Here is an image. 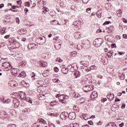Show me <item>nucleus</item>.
I'll use <instances>...</instances> for the list:
<instances>
[{
	"label": "nucleus",
	"mask_w": 127,
	"mask_h": 127,
	"mask_svg": "<svg viewBox=\"0 0 127 127\" xmlns=\"http://www.w3.org/2000/svg\"><path fill=\"white\" fill-rule=\"evenodd\" d=\"M13 102L15 108H18V106H19V101L17 99H14L13 100Z\"/></svg>",
	"instance_id": "nucleus-12"
},
{
	"label": "nucleus",
	"mask_w": 127,
	"mask_h": 127,
	"mask_svg": "<svg viewBox=\"0 0 127 127\" xmlns=\"http://www.w3.org/2000/svg\"><path fill=\"white\" fill-rule=\"evenodd\" d=\"M123 37L124 38H125V39H127V35L125 34H123Z\"/></svg>",
	"instance_id": "nucleus-59"
},
{
	"label": "nucleus",
	"mask_w": 127,
	"mask_h": 127,
	"mask_svg": "<svg viewBox=\"0 0 127 127\" xmlns=\"http://www.w3.org/2000/svg\"><path fill=\"white\" fill-rule=\"evenodd\" d=\"M29 126H28V124H25L23 125V127H28Z\"/></svg>",
	"instance_id": "nucleus-62"
},
{
	"label": "nucleus",
	"mask_w": 127,
	"mask_h": 127,
	"mask_svg": "<svg viewBox=\"0 0 127 127\" xmlns=\"http://www.w3.org/2000/svg\"><path fill=\"white\" fill-rule=\"evenodd\" d=\"M15 69H12V70H11V73H12L14 75H16V74H17V71L16 70H17V69H16V71H14V70H15Z\"/></svg>",
	"instance_id": "nucleus-41"
},
{
	"label": "nucleus",
	"mask_w": 127,
	"mask_h": 127,
	"mask_svg": "<svg viewBox=\"0 0 127 127\" xmlns=\"http://www.w3.org/2000/svg\"><path fill=\"white\" fill-rule=\"evenodd\" d=\"M15 7H17V8H19V6H17V5H13L12 6V8L13 9H15Z\"/></svg>",
	"instance_id": "nucleus-50"
},
{
	"label": "nucleus",
	"mask_w": 127,
	"mask_h": 127,
	"mask_svg": "<svg viewBox=\"0 0 127 127\" xmlns=\"http://www.w3.org/2000/svg\"><path fill=\"white\" fill-rule=\"evenodd\" d=\"M37 41L38 44H39V45H43L46 42V38L45 37H40Z\"/></svg>",
	"instance_id": "nucleus-3"
},
{
	"label": "nucleus",
	"mask_w": 127,
	"mask_h": 127,
	"mask_svg": "<svg viewBox=\"0 0 127 127\" xmlns=\"http://www.w3.org/2000/svg\"><path fill=\"white\" fill-rule=\"evenodd\" d=\"M74 75L75 76L76 78H78V77H80L81 73L79 71H76L74 72Z\"/></svg>",
	"instance_id": "nucleus-27"
},
{
	"label": "nucleus",
	"mask_w": 127,
	"mask_h": 127,
	"mask_svg": "<svg viewBox=\"0 0 127 127\" xmlns=\"http://www.w3.org/2000/svg\"><path fill=\"white\" fill-rule=\"evenodd\" d=\"M86 11L87 12V13H90V12H91V8H87Z\"/></svg>",
	"instance_id": "nucleus-45"
},
{
	"label": "nucleus",
	"mask_w": 127,
	"mask_h": 127,
	"mask_svg": "<svg viewBox=\"0 0 127 127\" xmlns=\"http://www.w3.org/2000/svg\"><path fill=\"white\" fill-rule=\"evenodd\" d=\"M14 57L16 60L19 61L22 59L23 56L21 53H17L14 56Z\"/></svg>",
	"instance_id": "nucleus-8"
},
{
	"label": "nucleus",
	"mask_w": 127,
	"mask_h": 127,
	"mask_svg": "<svg viewBox=\"0 0 127 127\" xmlns=\"http://www.w3.org/2000/svg\"><path fill=\"white\" fill-rule=\"evenodd\" d=\"M88 125H90V126H92V125H93V124L94 123H93V121H89L88 122Z\"/></svg>",
	"instance_id": "nucleus-52"
},
{
	"label": "nucleus",
	"mask_w": 127,
	"mask_h": 127,
	"mask_svg": "<svg viewBox=\"0 0 127 127\" xmlns=\"http://www.w3.org/2000/svg\"><path fill=\"white\" fill-rule=\"evenodd\" d=\"M91 99H95L96 98H98V93L96 91H94L92 93L91 95Z\"/></svg>",
	"instance_id": "nucleus-13"
},
{
	"label": "nucleus",
	"mask_w": 127,
	"mask_h": 127,
	"mask_svg": "<svg viewBox=\"0 0 127 127\" xmlns=\"http://www.w3.org/2000/svg\"><path fill=\"white\" fill-rule=\"evenodd\" d=\"M117 14L122 13V10H120L117 11Z\"/></svg>",
	"instance_id": "nucleus-63"
},
{
	"label": "nucleus",
	"mask_w": 127,
	"mask_h": 127,
	"mask_svg": "<svg viewBox=\"0 0 127 127\" xmlns=\"http://www.w3.org/2000/svg\"><path fill=\"white\" fill-rule=\"evenodd\" d=\"M90 68L91 69V70H97V69L98 68V66L95 65H91L90 67Z\"/></svg>",
	"instance_id": "nucleus-29"
},
{
	"label": "nucleus",
	"mask_w": 127,
	"mask_h": 127,
	"mask_svg": "<svg viewBox=\"0 0 127 127\" xmlns=\"http://www.w3.org/2000/svg\"><path fill=\"white\" fill-rule=\"evenodd\" d=\"M53 81L54 83H57V84H59V83H60V80H59V79H56V78L53 79Z\"/></svg>",
	"instance_id": "nucleus-35"
},
{
	"label": "nucleus",
	"mask_w": 127,
	"mask_h": 127,
	"mask_svg": "<svg viewBox=\"0 0 127 127\" xmlns=\"http://www.w3.org/2000/svg\"><path fill=\"white\" fill-rule=\"evenodd\" d=\"M25 4H26V5H27L28 7H29V6H30V3H29V2H25Z\"/></svg>",
	"instance_id": "nucleus-51"
},
{
	"label": "nucleus",
	"mask_w": 127,
	"mask_h": 127,
	"mask_svg": "<svg viewBox=\"0 0 127 127\" xmlns=\"http://www.w3.org/2000/svg\"><path fill=\"white\" fill-rule=\"evenodd\" d=\"M38 63L40 65H42V67H46V66H47V65H48L47 63L46 62H44L43 61L39 62Z\"/></svg>",
	"instance_id": "nucleus-15"
},
{
	"label": "nucleus",
	"mask_w": 127,
	"mask_h": 127,
	"mask_svg": "<svg viewBox=\"0 0 127 127\" xmlns=\"http://www.w3.org/2000/svg\"><path fill=\"white\" fill-rule=\"evenodd\" d=\"M39 122L40 123H42V124H43L44 125H45L46 124V121H45V120L43 119H40Z\"/></svg>",
	"instance_id": "nucleus-40"
},
{
	"label": "nucleus",
	"mask_w": 127,
	"mask_h": 127,
	"mask_svg": "<svg viewBox=\"0 0 127 127\" xmlns=\"http://www.w3.org/2000/svg\"><path fill=\"white\" fill-rule=\"evenodd\" d=\"M55 47L57 50H59L61 48V45L60 44H55Z\"/></svg>",
	"instance_id": "nucleus-26"
},
{
	"label": "nucleus",
	"mask_w": 127,
	"mask_h": 127,
	"mask_svg": "<svg viewBox=\"0 0 127 127\" xmlns=\"http://www.w3.org/2000/svg\"><path fill=\"white\" fill-rule=\"evenodd\" d=\"M2 104H9V103H10V99H7L5 101H2Z\"/></svg>",
	"instance_id": "nucleus-32"
},
{
	"label": "nucleus",
	"mask_w": 127,
	"mask_h": 127,
	"mask_svg": "<svg viewBox=\"0 0 127 127\" xmlns=\"http://www.w3.org/2000/svg\"><path fill=\"white\" fill-rule=\"evenodd\" d=\"M107 98L110 100V101H112V100H114L115 95H114V94H112V93H110V95L107 96Z\"/></svg>",
	"instance_id": "nucleus-17"
},
{
	"label": "nucleus",
	"mask_w": 127,
	"mask_h": 127,
	"mask_svg": "<svg viewBox=\"0 0 127 127\" xmlns=\"http://www.w3.org/2000/svg\"><path fill=\"white\" fill-rule=\"evenodd\" d=\"M85 116H86L85 114H84L82 117H83V119H84V120H85V121H87V120H88V118L85 117Z\"/></svg>",
	"instance_id": "nucleus-56"
},
{
	"label": "nucleus",
	"mask_w": 127,
	"mask_h": 127,
	"mask_svg": "<svg viewBox=\"0 0 127 127\" xmlns=\"http://www.w3.org/2000/svg\"><path fill=\"white\" fill-rule=\"evenodd\" d=\"M22 94L20 95V97L22 100H25L26 98V94L25 93H22Z\"/></svg>",
	"instance_id": "nucleus-25"
},
{
	"label": "nucleus",
	"mask_w": 127,
	"mask_h": 127,
	"mask_svg": "<svg viewBox=\"0 0 127 127\" xmlns=\"http://www.w3.org/2000/svg\"><path fill=\"white\" fill-rule=\"evenodd\" d=\"M8 127H16V126L14 124H10L8 125Z\"/></svg>",
	"instance_id": "nucleus-46"
},
{
	"label": "nucleus",
	"mask_w": 127,
	"mask_h": 127,
	"mask_svg": "<svg viewBox=\"0 0 127 127\" xmlns=\"http://www.w3.org/2000/svg\"><path fill=\"white\" fill-rule=\"evenodd\" d=\"M57 62H59L60 63H61V62H63V60L62 59H60V58H58L56 59Z\"/></svg>",
	"instance_id": "nucleus-42"
},
{
	"label": "nucleus",
	"mask_w": 127,
	"mask_h": 127,
	"mask_svg": "<svg viewBox=\"0 0 127 127\" xmlns=\"http://www.w3.org/2000/svg\"><path fill=\"white\" fill-rule=\"evenodd\" d=\"M110 23H111V21H106L105 22H104L103 23V25H106L107 24H110Z\"/></svg>",
	"instance_id": "nucleus-47"
},
{
	"label": "nucleus",
	"mask_w": 127,
	"mask_h": 127,
	"mask_svg": "<svg viewBox=\"0 0 127 127\" xmlns=\"http://www.w3.org/2000/svg\"><path fill=\"white\" fill-rule=\"evenodd\" d=\"M94 44H95L96 47H99V46H100L101 44V43L99 41L98 39H96L95 40Z\"/></svg>",
	"instance_id": "nucleus-19"
},
{
	"label": "nucleus",
	"mask_w": 127,
	"mask_h": 127,
	"mask_svg": "<svg viewBox=\"0 0 127 127\" xmlns=\"http://www.w3.org/2000/svg\"><path fill=\"white\" fill-rule=\"evenodd\" d=\"M73 97H75V98H80V97H81V95H80V94H76V93H73Z\"/></svg>",
	"instance_id": "nucleus-36"
},
{
	"label": "nucleus",
	"mask_w": 127,
	"mask_h": 127,
	"mask_svg": "<svg viewBox=\"0 0 127 127\" xmlns=\"http://www.w3.org/2000/svg\"><path fill=\"white\" fill-rule=\"evenodd\" d=\"M51 23L53 25H56V24H57V21H56V20H54V21H51Z\"/></svg>",
	"instance_id": "nucleus-39"
},
{
	"label": "nucleus",
	"mask_w": 127,
	"mask_h": 127,
	"mask_svg": "<svg viewBox=\"0 0 127 127\" xmlns=\"http://www.w3.org/2000/svg\"><path fill=\"white\" fill-rule=\"evenodd\" d=\"M20 66H25V65H26V63L25 62H20V63H19Z\"/></svg>",
	"instance_id": "nucleus-34"
},
{
	"label": "nucleus",
	"mask_w": 127,
	"mask_h": 127,
	"mask_svg": "<svg viewBox=\"0 0 127 127\" xmlns=\"http://www.w3.org/2000/svg\"><path fill=\"white\" fill-rule=\"evenodd\" d=\"M74 37L76 39H79L81 38V33L80 32H77L74 33Z\"/></svg>",
	"instance_id": "nucleus-14"
},
{
	"label": "nucleus",
	"mask_w": 127,
	"mask_h": 127,
	"mask_svg": "<svg viewBox=\"0 0 127 127\" xmlns=\"http://www.w3.org/2000/svg\"><path fill=\"white\" fill-rule=\"evenodd\" d=\"M74 127H79V125L77 123L73 124Z\"/></svg>",
	"instance_id": "nucleus-61"
},
{
	"label": "nucleus",
	"mask_w": 127,
	"mask_h": 127,
	"mask_svg": "<svg viewBox=\"0 0 127 127\" xmlns=\"http://www.w3.org/2000/svg\"><path fill=\"white\" fill-rule=\"evenodd\" d=\"M4 100V97L1 96H0V102H1V103H2V102H3Z\"/></svg>",
	"instance_id": "nucleus-44"
},
{
	"label": "nucleus",
	"mask_w": 127,
	"mask_h": 127,
	"mask_svg": "<svg viewBox=\"0 0 127 127\" xmlns=\"http://www.w3.org/2000/svg\"><path fill=\"white\" fill-rule=\"evenodd\" d=\"M55 44H62V41L61 40H58L56 41Z\"/></svg>",
	"instance_id": "nucleus-38"
},
{
	"label": "nucleus",
	"mask_w": 127,
	"mask_h": 127,
	"mask_svg": "<svg viewBox=\"0 0 127 127\" xmlns=\"http://www.w3.org/2000/svg\"><path fill=\"white\" fill-rule=\"evenodd\" d=\"M52 107H59L60 104L56 102V101H52L50 103Z\"/></svg>",
	"instance_id": "nucleus-18"
},
{
	"label": "nucleus",
	"mask_w": 127,
	"mask_h": 127,
	"mask_svg": "<svg viewBox=\"0 0 127 127\" xmlns=\"http://www.w3.org/2000/svg\"><path fill=\"white\" fill-rule=\"evenodd\" d=\"M76 55H77V52L76 51L72 52L70 54V56H71V57H75V56H76Z\"/></svg>",
	"instance_id": "nucleus-28"
},
{
	"label": "nucleus",
	"mask_w": 127,
	"mask_h": 127,
	"mask_svg": "<svg viewBox=\"0 0 127 127\" xmlns=\"http://www.w3.org/2000/svg\"><path fill=\"white\" fill-rule=\"evenodd\" d=\"M1 34H4L5 33V28H3L0 30V31Z\"/></svg>",
	"instance_id": "nucleus-37"
},
{
	"label": "nucleus",
	"mask_w": 127,
	"mask_h": 127,
	"mask_svg": "<svg viewBox=\"0 0 127 127\" xmlns=\"http://www.w3.org/2000/svg\"><path fill=\"white\" fill-rule=\"evenodd\" d=\"M32 127H40V125L36 123H34L33 125H32Z\"/></svg>",
	"instance_id": "nucleus-43"
},
{
	"label": "nucleus",
	"mask_w": 127,
	"mask_h": 127,
	"mask_svg": "<svg viewBox=\"0 0 127 127\" xmlns=\"http://www.w3.org/2000/svg\"><path fill=\"white\" fill-rule=\"evenodd\" d=\"M105 127H118L115 123H109Z\"/></svg>",
	"instance_id": "nucleus-21"
},
{
	"label": "nucleus",
	"mask_w": 127,
	"mask_h": 127,
	"mask_svg": "<svg viewBox=\"0 0 127 127\" xmlns=\"http://www.w3.org/2000/svg\"><path fill=\"white\" fill-rule=\"evenodd\" d=\"M68 118H69L70 120H75V119H76V113H75V112L70 113L68 114Z\"/></svg>",
	"instance_id": "nucleus-7"
},
{
	"label": "nucleus",
	"mask_w": 127,
	"mask_h": 127,
	"mask_svg": "<svg viewBox=\"0 0 127 127\" xmlns=\"http://www.w3.org/2000/svg\"><path fill=\"white\" fill-rule=\"evenodd\" d=\"M96 14L98 17H101V16H102V11L98 10V11L96 12Z\"/></svg>",
	"instance_id": "nucleus-30"
},
{
	"label": "nucleus",
	"mask_w": 127,
	"mask_h": 127,
	"mask_svg": "<svg viewBox=\"0 0 127 127\" xmlns=\"http://www.w3.org/2000/svg\"><path fill=\"white\" fill-rule=\"evenodd\" d=\"M94 89V85H86L83 87V90L85 93H88V92H91Z\"/></svg>",
	"instance_id": "nucleus-2"
},
{
	"label": "nucleus",
	"mask_w": 127,
	"mask_h": 127,
	"mask_svg": "<svg viewBox=\"0 0 127 127\" xmlns=\"http://www.w3.org/2000/svg\"><path fill=\"white\" fill-rule=\"evenodd\" d=\"M82 1L84 3H88L89 0H82Z\"/></svg>",
	"instance_id": "nucleus-58"
},
{
	"label": "nucleus",
	"mask_w": 127,
	"mask_h": 127,
	"mask_svg": "<svg viewBox=\"0 0 127 127\" xmlns=\"http://www.w3.org/2000/svg\"><path fill=\"white\" fill-rule=\"evenodd\" d=\"M73 25L75 26V30H79V29H81V26L80 24H79V21H75L73 22Z\"/></svg>",
	"instance_id": "nucleus-6"
},
{
	"label": "nucleus",
	"mask_w": 127,
	"mask_h": 127,
	"mask_svg": "<svg viewBox=\"0 0 127 127\" xmlns=\"http://www.w3.org/2000/svg\"><path fill=\"white\" fill-rule=\"evenodd\" d=\"M19 77H21L22 78H25L26 77V73L25 71H22L19 74Z\"/></svg>",
	"instance_id": "nucleus-22"
},
{
	"label": "nucleus",
	"mask_w": 127,
	"mask_h": 127,
	"mask_svg": "<svg viewBox=\"0 0 127 127\" xmlns=\"http://www.w3.org/2000/svg\"><path fill=\"white\" fill-rule=\"evenodd\" d=\"M63 99L64 100H68V99H69V97L67 95H65L64 97H63Z\"/></svg>",
	"instance_id": "nucleus-48"
},
{
	"label": "nucleus",
	"mask_w": 127,
	"mask_h": 127,
	"mask_svg": "<svg viewBox=\"0 0 127 127\" xmlns=\"http://www.w3.org/2000/svg\"><path fill=\"white\" fill-rule=\"evenodd\" d=\"M59 99L61 103H62L63 104H65L66 103V100L64 99L63 98L61 99L60 97Z\"/></svg>",
	"instance_id": "nucleus-33"
},
{
	"label": "nucleus",
	"mask_w": 127,
	"mask_h": 127,
	"mask_svg": "<svg viewBox=\"0 0 127 127\" xmlns=\"http://www.w3.org/2000/svg\"><path fill=\"white\" fill-rule=\"evenodd\" d=\"M106 29H108L107 30L108 33H111L113 32V31H114V26H111L109 27L106 28Z\"/></svg>",
	"instance_id": "nucleus-16"
},
{
	"label": "nucleus",
	"mask_w": 127,
	"mask_h": 127,
	"mask_svg": "<svg viewBox=\"0 0 127 127\" xmlns=\"http://www.w3.org/2000/svg\"><path fill=\"white\" fill-rule=\"evenodd\" d=\"M24 100H25V101H26V102H29V103L32 104V101H31V99H30V98L29 97H26Z\"/></svg>",
	"instance_id": "nucleus-31"
},
{
	"label": "nucleus",
	"mask_w": 127,
	"mask_h": 127,
	"mask_svg": "<svg viewBox=\"0 0 127 127\" xmlns=\"http://www.w3.org/2000/svg\"><path fill=\"white\" fill-rule=\"evenodd\" d=\"M60 118L62 120L65 121L66 118H68V112H63L60 115Z\"/></svg>",
	"instance_id": "nucleus-5"
},
{
	"label": "nucleus",
	"mask_w": 127,
	"mask_h": 127,
	"mask_svg": "<svg viewBox=\"0 0 127 127\" xmlns=\"http://www.w3.org/2000/svg\"><path fill=\"white\" fill-rule=\"evenodd\" d=\"M107 71L110 74H112V72H114V68L113 67H108L107 68Z\"/></svg>",
	"instance_id": "nucleus-24"
},
{
	"label": "nucleus",
	"mask_w": 127,
	"mask_h": 127,
	"mask_svg": "<svg viewBox=\"0 0 127 127\" xmlns=\"http://www.w3.org/2000/svg\"><path fill=\"white\" fill-rule=\"evenodd\" d=\"M101 61L102 63L104 64V65H106V64L108 63V59L107 58V57H106V56H103L102 57Z\"/></svg>",
	"instance_id": "nucleus-10"
},
{
	"label": "nucleus",
	"mask_w": 127,
	"mask_h": 127,
	"mask_svg": "<svg viewBox=\"0 0 127 127\" xmlns=\"http://www.w3.org/2000/svg\"><path fill=\"white\" fill-rule=\"evenodd\" d=\"M4 46V43H0V48H1Z\"/></svg>",
	"instance_id": "nucleus-53"
},
{
	"label": "nucleus",
	"mask_w": 127,
	"mask_h": 127,
	"mask_svg": "<svg viewBox=\"0 0 127 127\" xmlns=\"http://www.w3.org/2000/svg\"><path fill=\"white\" fill-rule=\"evenodd\" d=\"M111 47H112V48H114H114L116 47V44H112L111 45Z\"/></svg>",
	"instance_id": "nucleus-64"
},
{
	"label": "nucleus",
	"mask_w": 127,
	"mask_h": 127,
	"mask_svg": "<svg viewBox=\"0 0 127 127\" xmlns=\"http://www.w3.org/2000/svg\"><path fill=\"white\" fill-rule=\"evenodd\" d=\"M122 109H124L125 108H126V104H123L122 106Z\"/></svg>",
	"instance_id": "nucleus-60"
},
{
	"label": "nucleus",
	"mask_w": 127,
	"mask_h": 127,
	"mask_svg": "<svg viewBox=\"0 0 127 127\" xmlns=\"http://www.w3.org/2000/svg\"><path fill=\"white\" fill-rule=\"evenodd\" d=\"M1 67L4 71H8V70H10V69L12 68V66H11V64L8 62H4L2 63L1 65Z\"/></svg>",
	"instance_id": "nucleus-1"
},
{
	"label": "nucleus",
	"mask_w": 127,
	"mask_h": 127,
	"mask_svg": "<svg viewBox=\"0 0 127 127\" xmlns=\"http://www.w3.org/2000/svg\"><path fill=\"white\" fill-rule=\"evenodd\" d=\"M8 85L10 87H12L13 88L17 86V83L15 82L14 81H10L9 82Z\"/></svg>",
	"instance_id": "nucleus-11"
},
{
	"label": "nucleus",
	"mask_w": 127,
	"mask_h": 127,
	"mask_svg": "<svg viewBox=\"0 0 127 127\" xmlns=\"http://www.w3.org/2000/svg\"><path fill=\"white\" fill-rule=\"evenodd\" d=\"M9 41H10L11 43H12L14 45L17 46V47L20 46V44H19V43L16 41V39L14 38L10 39Z\"/></svg>",
	"instance_id": "nucleus-4"
},
{
	"label": "nucleus",
	"mask_w": 127,
	"mask_h": 127,
	"mask_svg": "<svg viewBox=\"0 0 127 127\" xmlns=\"http://www.w3.org/2000/svg\"><path fill=\"white\" fill-rule=\"evenodd\" d=\"M54 71L55 72H58V71H59V69H58V67H54Z\"/></svg>",
	"instance_id": "nucleus-54"
},
{
	"label": "nucleus",
	"mask_w": 127,
	"mask_h": 127,
	"mask_svg": "<svg viewBox=\"0 0 127 127\" xmlns=\"http://www.w3.org/2000/svg\"><path fill=\"white\" fill-rule=\"evenodd\" d=\"M122 20H123V21L125 22V23H127V19H126L125 18H122Z\"/></svg>",
	"instance_id": "nucleus-57"
},
{
	"label": "nucleus",
	"mask_w": 127,
	"mask_h": 127,
	"mask_svg": "<svg viewBox=\"0 0 127 127\" xmlns=\"http://www.w3.org/2000/svg\"><path fill=\"white\" fill-rule=\"evenodd\" d=\"M9 37H10V35H6L4 37V38H5V39H8V38H9Z\"/></svg>",
	"instance_id": "nucleus-49"
},
{
	"label": "nucleus",
	"mask_w": 127,
	"mask_h": 127,
	"mask_svg": "<svg viewBox=\"0 0 127 127\" xmlns=\"http://www.w3.org/2000/svg\"><path fill=\"white\" fill-rule=\"evenodd\" d=\"M28 49H34L35 48H37V45L35 44L30 43L28 45Z\"/></svg>",
	"instance_id": "nucleus-9"
},
{
	"label": "nucleus",
	"mask_w": 127,
	"mask_h": 127,
	"mask_svg": "<svg viewBox=\"0 0 127 127\" xmlns=\"http://www.w3.org/2000/svg\"><path fill=\"white\" fill-rule=\"evenodd\" d=\"M20 21V20H19V18L16 17V22H17V23H19Z\"/></svg>",
	"instance_id": "nucleus-55"
},
{
	"label": "nucleus",
	"mask_w": 127,
	"mask_h": 127,
	"mask_svg": "<svg viewBox=\"0 0 127 127\" xmlns=\"http://www.w3.org/2000/svg\"><path fill=\"white\" fill-rule=\"evenodd\" d=\"M39 100H44L45 99V95L44 94H39L38 96Z\"/></svg>",
	"instance_id": "nucleus-23"
},
{
	"label": "nucleus",
	"mask_w": 127,
	"mask_h": 127,
	"mask_svg": "<svg viewBox=\"0 0 127 127\" xmlns=\"http://www.w3.org/2000/svg\"><path fill=\"white\" fill-rule=\"evenodd\" d=\"M68 68L67 67H63L62 68V72L63 74H67L68 73Z\"/></svg>",
	"instance_id": "nucleus-20"
}]
</instances>
